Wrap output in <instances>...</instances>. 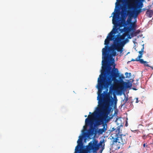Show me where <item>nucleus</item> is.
<instances>
[{
  "label": "nucleus",
  "mask_w": 153,
  "mask_h": 153,
  "mask_svg": "<svg viewBox=\"0 0 153 153\" xmlns=\"http://www.w3.org/2000/svg\"><path fill=\"white\" fill-rule=\"evenodd\" d=\"M99 113V114L101 115V116H99V117L98 118H97V119L96 120V125L97 126H98L99 125H97V120L102 115L101 114H100L99 113ZM108 117L106 118L105 119V120H104L103 122V123H102L101 124V125L102 124H103V128H100L99 129L98 131V133L100 134H102L103 132H105V131H106L107 130V124L105 123V124H103V123H104V121H106V122H108V121H109V119H107V118ZM100 125H99V126Z\"/></svg>",
  "instance_id": "obj_9"
},
{
  "label": "nucleus",
  "mask_w": 153,
  "mask_h": 153,
  "mask_svg": "<svg viewBox=\"0 0 153 153\" xmlns=\"http://www.w3.org/2000/svg\"><path fill=\"white\" fill-rule=\"evenodd\" d=\"M85 117H87V116L86 115H85Z\"/></svg>",
  "instance_id": "obj_35"
},
{
  "label": "nucleus",
  "mask_w": 153,
  "mask_h": 153,
  "mask_svg": "<svg viewBox=\"0 0 153 153\" xmlns=\"http://www.w3.org/2000/svg\"><path fill=\"white\" fill-rule=\"evenodd\" d=\"M144 0H130L126 4L127 8L133 10L131 16L137 17L141 12V8L143 5V2Z\"/></svg>",
  "instance_id": "obj_6"
},
{
  "label": "nucleus",
  "mask_w": 153,
  "mask_h": 153,
  "mask_svg": "<svg viewBox=\"0 0 153 153\" xmlns=\"http://www.w3.org/2000/svg\"><path fill=\"white\" fill-rule=\"evenodd\" d=\"M138 60H139V62L140 63L143 64L145 66H150L148 64V62L146 61H144L143 59H138Z\"/></svg>",
  "instance_id": "obj_14"
},
{
  "label": "nucleus",
  "mask_w": 153,
  "mask_h": 153,
  "mask_svg": "<svg viewBox=\"0 0 153 153\" xmlns=\"http://www.w3.org/2000/svg\"><path fill=\"white\" fill-rule=\"evenodd\" d=\"M147 136L146 135H144L143 136V139H145L146 138V137H147Z\"/></svg>",
  "instance_id": "obj_28"
},
{
  "label": "nucleus",
  "mask_w": 153,
  "mask_h": 153,
  "mask_svg": "<svg viewBox=\"0 0 153 153\" xmlns=\"http://www.w3.org/2000/svg\"><path fill=\"white\" fill-rule=\"evenodd\" d=\"M140 32V30H138L134 32L133 35L134 36H136L137 34L139 33Z\"/></svg>",
  "instance_id": "obj_20"
},
{
  "label": "nucleus",
  "mask_w": 153,
  "mask_h": 153,
  "mask_svg": "<svg viewBox=\"0 0 153 153\" xmlns=\"http://www.w3.org/2000/svg\"><path fill=\"white\" fill-rule=\"evenodd\" d=\"M136 103H138L139 102V101H138V98H136Z\"/></svg>",
  "instance_id": "obj_31"
},
{
  "label": "nucleus",
  "mask_w": 153,
  "mask_h": 153,
  "mask_svg": "<svg viewBox=\"0 0 153 153\" xmlns=\"http://www.w3.org/2000/svg\"><path fill=\"white\" fill-rule=\"evenodd\" d=\"M138 59H138L136 58L135 59H132L131 60V61H139V60H138Z\"/></svg>",
  "instance_id": "obj_24"
},
{
  "label": "nucleus",
  "mask_w": 153,
  "mask_h": 153,
  "mask_svg": "<svg viewBox=\"0 0 153 153\" xmlns=\"http://www.w3.org/2000/svg\"><path fill=\"white\" fill-rule=\"evenodd\" d=\"M120 77H121V79L122 80H123V79L124 78V77L123 75H122L121 76H120Z\"/></svg>",
  "instance_id": "obj_30"
},
{
  "label": "nucleus",
  "mask_w": 153,
  "mask_h": 153,
  "mask_svg": "<svg viewBox=\"0 0 153 153\" xmlns=\"http://www.w3.org/2000/svg\"><path fill=\"white\" fill-rule=\"evenodd\" d=\"M146 146V145H145V143H144L143 144V146L144 147H145Z\"/></svg>",
  "instance_id": "obj_34"
},
{
  "label": "nucleus",
  "mask_w": 153,
  "mask_h": 153,
  "mask_svg": "<svg viewBox=\"0 0 153 153\" xmlns=\"http://www.w3.org/2000/svg\"><path fill=\"white\" fill-rule=\"evenodd\" d=\"M104 148L103 147H102V149L100 150L99 153H102V150L104 149Z\"/></svg>",
  "instance_id": "obj_27"
},
{
  "label": "nucleus",
  "mask_w": 153,
  "mask_h": 153,
  "mask_svg": "<svg viewBox=\"0 0 153 153\" xmlns=\"http://www.w3.org/2000/svg\"><path fill=\"white\" fill-rule=\"evenodd\" d=\"M111 56H110L107 59H105L104 56L102 54V58L104 60L102 61V71L101 75H100V77L102 78L106 82L108 85H111V87L110 88V90H111L113 86L112 82L113 81L114 82V85L117 87L118 89L122 90L124 88L126 83L124 82L123 80L121 79V77H119L120 80L116 79L119 77L120 73L118 69L115 68V65L114 64V65L113 68L111 71L108 70L107 74L106 73L107 65H105L104 67V62H106L107 59Z\"/></svg>",
  "instance_id": "obj_2"
},
{
  "label": "nucleus",
  "mask_w": 153,
  "mask_h": 153,
  "mask_svg": "<svg viewBox=\"0 0 153 153\" xmlns=\"http://www.w3.org/2000/svg\"><path fill=\"white\" fill-rule=\"evenodd\" d=\"M93 123V121H92V120H91L89 119H88V120H87V118L85 119V124L86 126H88Z\"/></svg>",
  "instance_id": "obj_18"
},
{
  "label": "nucleus",
  "mask_w": 153,
  "mask_h": 153,
  "mask_svg": "<svg viewBox=\"0 0 153 153\" xmlns=\"http://www.w3.org/2000/svg\"><path fill=\"white\" fill-rule=\"evenodd\" d=\"M109 58L107 60L106 62V63L105 62H104V67H105V65H107V68H106V74H107V71L108 70H109L110 71H111V67L110 66H111V65L110 64V65L108 67V69H107V68H108V64H107L108 60Z\"/></svg>",
  "instance_id": "obj_16"
},
{
  "label": "nucleus",
  "mask_w": 153,
  "mask_h": 153,
  "mask_svg": "<svg viewBox=\"0 0 153 153\" xmlns=\"http://www.w3.org/2000/svg\"><path fill=\"white\" fill-rule=\"evenodd\" d=\"M128 33H124L122 35H120V33L116 35L114 38L113 43L110 47L105 46L102 49V54L105 59L110 56H113L117 55V50L121 53L123 51V47L125 43L124 41H122L125 39L126 36Z\"/></svg>",
  "instance_id": "obj_3"
},
{
  "label": "nucleus",
  "mask_w": 153,
  "mask_h": 153,
  "mask_svg": "<svg viewBox=\"0 0 153 153\" xmlns=\"http://www.w3.org/2000/svg\"><path fill=\"white\" fill-rule=\"evenodd\" d=\"M136 19L134 22H132L127 19L124 26H126L125 28L126 29L129 30L130 31L134 30L137 26L136 24Z\"/></svg>",
  "instance_id": "obj_8"
},
{
  "label": "nucleus",
  "mask_w": 153,
  "mask_h": 153,
  "mask_svg": "<svg viewBox=\"0 0 153 153\" xmlns=\"http://www.w3.org/2000/svg\"><path fill=\"white\" fill-rule=\"evenodd\" d=\"M94 116V113H92L91 114H89L88 116V118H87V120L89 119L90 120H92V121H93Z\"/></svg>",
  "instance_id": "obj_19"
},
{
  "label": "nucleus",
  "mask_w": 153,
  "mask_h": 153,
  "mask_svg": "<svg viewBox=\"0 0 153 153\" xmlns=\"http://www.w3.org/2000/svg\"><path fill=\"white\" fill-rule=\"evenodd\" d=\"M82 142V139H79L77 141L78 145L75 148L74 153H87L88 152L91 151H92L93 153H96L99 149L100 146H101L102 148V147H104L105 146L104 140H101L99 143L97 140H94L89 143L86 147V150L85 149H81V146H79V144L81 143Z\"/></svg>",
  "instance_id": "obj_4"
},
{
  "label": "nucleus",
  "mask_w": 153,
  "mask_h": 153,
  "mask_svg": "<svg viewBox=\"0 0 153 153\" xmlns=\"http://www.w3.org/2000/svg\"><path fill=\"white\" fill-rule=\"evenodd\" d=\"M115 131V137L113 140L114 142L116 143L115 146L116 149H118L120 147L123 146V145L127 143L128 137V134H120V128L116 129Z\"/></svg>",
  "instance_id": "obj_7"
},
{
  "label": "nucleus",
  "mask_w": 153,
  "mask_h": 153,
  "mask_svg": "<svg viewBox=\"0 0 153 153\" xmlns=\"http://www.w3.org/2000/svg\"><path fill=\"white\" fill-rule=\"evenodd\" d=\"M144 47L143 45V47L142 48L141 50V51H140L139 52V53L140 54V55H141V54H142V55H143V52L144 51Z\"/></svg>",
  "instance_id": "obj_22"
},
{
  "label": "nucleus",
  "mask_w": 153,
  "mask_h": 153,
  "mask_svg": "<svg viewBox=\"0 0 153 153\" xmlns=\"http://www.w3.org/2000/svg\"><path fill=\"white\" fill-rule=\"evenodd\" d=\"M127 20H128L129 21H131V22H132V18L131 17H129L127 19Z\"/></svg>",
  "instance_id": "obj_26"
},
{
  "label": "nucleus",
  "mask_w": 153,
  "mask_h": 153,
  "mask_svg": "<svg viewBox=\"0 0 153 153\" xmlns=\"http://www.w3.org/2000/svg\"><path fill=\"white\" fill-rule=\"evenodd\" d=\"M87 126L86 125L84 126L83 128L84 130H86L87 129Z\"/></svg>",
  "instance_id": "obj_29"
},
{
  "label": "nucleus",
  "mask_w": 153,
  "mask_h": 153,
  "mask_svg": "<svg viewBox=\"0 0 153 153\" xmlns=\"http://www.w3.org/2000/svg\"><path fill=\"white\" fill-rule=\"evenodd\" d=\"M131 85H127V87H131Z\"/></svg>",
  "instance_id": "obj_33"
},
{
  "label": "nucleus",
  "mask_w": 153,
  "mask_h": 153,
  "mask_svg": "<svg viewBox=\"0 0 153 153\" xmlns=\"http://www.w3.org/2000/svg\"><path fill=\"white\" fill-rule=\"evenodd\" d=\"M89 113V114H91V112H90Z\"/></svg>",
  "instance_id": "obj_36"
},
{
  "label": "nucleus",
  "mask_w": 153,
  "mask_h": 153,
  "mask_svg": "<svg viewBox=\"0 0 153 153\" xmlns=\"http://www.w3.org/2000/svg\"><path fill=\"white\" fill-rule=\"evenodd\" d=\"M149 67H150V68H151L152 70H153V67H152V66H149Z\"/></svg>",
  "instance_id": "obj_32"
},
{
  "label": "nucleus",
  "mask_w": 153,
  "mask_h": 153,
  "mask_svg": "<svg viewBox=\"0 0 153 153\" xmlns=\"http://www.w3.org/2000/svg\"><path fill=\"white\" fill-rule=\"evenodd\" d=\"M124 0H117V2L115 3V8L114 12L112 14H114L112 19V23L115 27V29L117 30L118 29L117 27H122L126 22L125 18H121V22H120V14L118 12L120 9L121 4L120 2H122Z\"/></svg>",
  "instance_id": "obj_5"
},
{
  "label": "nucleus",
  "mask_w": 153,
  "mask_h": 153,
  "mask_svg": "<svg viewBox=\"0 0 153 153\" xmlns=\"http://www.w3.org/2000/svg\"><path fill=\"white\" fill-rule=\"evenodd\" d=\"M111 40H111V39H110L108 38V37H107L106 39L105 40V43H104V44L105 45H106L105 46H107L108 47V45H109V44L110 41H111Z\"/></svg>",
  "instance_id": "obj_17"
},
{
  "label": "nucleus",
  "mask_w": 153,
  "mask_h": 153,
  "mask_svg": "<svg viewBox=\"0 0 153 153\" xmlns=\"http://www.w3.org/2000/svg\"><path fill=\"white\" fill-rule=\"evenodd\" d=\"M126 76V77H128V75H129L128 76L129 77L131 76V73H128V72H126L125 74Z\"/></svg>",
  "instance_id": "obj_23"
},
{
  "label": "nucleus",
  "mask_w": 153,
  "mask_h": 153,
  "mask_svg": "<svg viewBox=\"0 0 153 153\" xmlns=\"http://www.w3.org/2000/svg\"><path fill=\"white\" fill-rule=\"evenodd\" d=\"M146 14L148 17L151 18L152 17L153 14V11L151 10L147 9L146 13Z\"/></svg>",
  "instance_id": "obj_13"
},
{
  "label": "nucleus",
  "mask_w": 153,
  "mask_h": 153,
  "mask_svg": "<svg viewBox=\"0 0 153 153\" xmlns=\"http://www.w3.org/2000/svg\"><path fill=\"white\" fill-rule=\"evenodd\" d=\"M126 12L125 10L124 11L123 9H122V12L121 14V18L126 19L127 15L131 13V12L129 10L126 11L127 13Z\"/></svg>",
  "instance_id": "obj_12"
},
{
  "label": "nucleus",
  "mask_w": 153,
  "mask_h": 153,
  "mask_svg": "<svg viewBox=\"0 0 153 153\" xmlns=\"http://www.w3.org/2000/svg\"><path fill=\"white\" fill-rule=\"evenodd\" d=\"M142 56L143 55H142V54H141V55H139L137 58L138 59H140V58L142 57Z\"/></svg>",
  "instance_id": "obj_25"
},
{
  "label": "nucleus",
  "mask_w": 153,
  "mask_h": 153,
  "mask_svg": "<svg viewBox=\"0 0 153 153\" xmlns=\"http://www.w3.org/2000/svg\"><path fill=\"white\" fill-rule=\"evenodd\" d=\"M93 123L90 125V129L88 130V132L86 133V135L88 137L90 135H93L94 134H95V128L93 126Z\"/></svg>",
  "instance_id": "obj_10"
},
{
  "label": "nucleus",
  "mask_w": 153,
  "mask_h": 153,
  "mask_svg": "<svg viewBox=\"0 0 153 153\" xmlns=\"http://www.w3.org/2000/svg\"><path fill=\"white\" fill-rule=\"evenodd\" d=\"M113 34H114V33H113V31H111V32L108 34V36L107 37H108V38L111 39V40H113L114 41V38H113L114 36L113 35ZM115 33H114L115 34Z\"/></svg>",
  "instance_id": "obj_15"
},
{
  "label": "nucleus",
  "mask_w": 153,
  "mask_h": 153,
  "mask_svg": "<svg viewBox=\"0 0 153 153\" xmlns=\"http://www.w3.org/2000/svg\"><path fill=\"white\" fill-rule=\"evenodd\" d=\"M152 129H153V128H152Z\"/></svg>",
  "instance_id": "obj_37"
},
{
  "label": "nucleus",
  "mask_w": 153,
  "mask_h": 153,
  "mask_svg": "<svg viewBox=\"0 0 153 153\" xmlns=\"http://www.w3.org/2000/svg\"><path fill=\"white\" fill-rule=\"evenodd\" d=\"M110 85H108L106 82L102 78L100 77L98 78L97 100H98L99 107L97 108V110L102 115L97 120V123L98 125L101 124L104 120H105L111 109L109 103V94L107 93L108 91L107 88Z\"/></svg>",
  "instance_id": "obj_1"
},
{
  "label": "nucleus",
  "mask_w": 153,
  "mask_h": 153,
  "mask_svg": "<svg viewBox=\"0 0 153 153\" xmlns=\"http://www.w3.org/2000/svg\"><path fill=\"white\" fill-rule=\"evenodd\" d=\"M126 27L125 26L123 29L120 28V27H117V28H118V29L116 30L115 29V27L114 26V27L113 28V33H118V30L120 31V33L124 32V33H129L131 31L129 30L126 29L125 28Z\"/></svg>",
  "instance_id": "obj_11"
},
{
  "label": "nucleus",
  "mask_w": 153,
  "mask_h": 153,
  "mask_svg": "<svg viewBox=\"0 0 153 153\" xmlns=\"http://www.w3.org/2000/svg\"><path fill=\"white\" fill-rule=\"evenodd\" d=\"M128 100V97H126V96H125V98L123 100V101L124 102L123 105H125V103H126Z\"/></svg>",
  "instance_id": "obj_21"
}]
</instances>
